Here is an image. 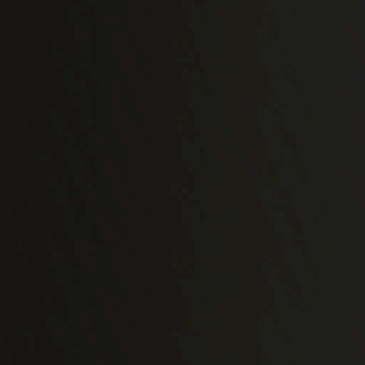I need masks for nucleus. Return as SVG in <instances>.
Wrapping results in <instances>:
<instances>
[{"label": "nucleus", "instance_id": "1", "mask_svg": "<svg viewBox=\"0 0 365 365\" xmlns=\"http://www.w3.org/2000/svg\"><path fill=\"white\" fill-rule=\"evenodd\" d=\"M16 173L21 180V182L24 186L28 185V174L26 172L20 170L19 168H16Z\"/></svg>", "mask_w": 365, "mask_h": 365}, {"label": "nucleus", "instance_id": "2", "mask_svg": "<svg viewBox=\"0 0 365 365\" xmlns=\"http://www.w3.org/2000/svg\"><path fill=\"white\" fill-rule=\"evenodd\" d=\"M16 104L19 111L20 116L22 117L24 114L27 113V110L21 106L19 98L16 99Z\"/></svg>", "mask_w": 365, "mask_h": 365}, {"label": "nucleus", "instance_id": "3", "mask_svg": "<svg viewBox=\"0 0 365 365\" xmlns=\"http://www.w3.org/2000/svg\"><path fill=\"white\" fill-rule=\"evenodd\" d=\"M19 43L20 46L27 52L29 48L28 41L24 39H20Z\"/></svg>", "mask_w": 365, "mask_h": 365}, {"label": "nucleus", "instance_id": "4", "mask_svg": "<svg viewBox=\"0 0 365 365\" xmlns=\"http://www.w3.org/2000/svg\"><path fill=\"white\" fill-rule=\"evenodd\" d=\"M16 248H17L18 253L20 255L21 257H22L23 256V247L18 242H16Z\"/></svg>", "mask_w": 365, "mask_h": 365}, {"label": "nucleus", "instance_id": "5", "mask_svg": "<svg viewBox=\"0 0 365 365\" xmlns=\"http://www.w3.org/2000/svg\"><path fill=\"white\" fill-rule=\"evenodd\" d=\"M16 314H17V317H18V318L19 319L21 325H22V324H23V316L21 315V314L19 311H16Z\"/></svg>", "mask_w": 365, "mask_h": 365}]
</instances>
